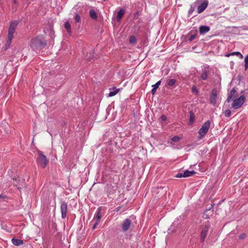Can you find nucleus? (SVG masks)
<instances>
[{
  "label": "nucleus",
  "instance_id": "1",
  "mask_svg": "<svg viewBox=\"0 0 248 248\" xmlns=\"http://www.w3.org/2000/svg\"><path fill=\"white\" fill-rule=\"evenodd\" d=\"M46 44V41L42 37L38 36L32 39L30 46L34 50H37L44 47Z\"/></svg>",
  "mask_w": 248,
  "mask_h": 248
},
{
  "label": "nucleus",
  "instance_id": "2",
  "mask_svg": "<svg viewBox=\"0 0 248 248\" xmlns=\"http://www.w3.org/2000/svg\"><path fill=\"white\" fill-rule=\"evenodd\" d=\"M246 101V97L242 95L238 98H235L232 104V107L235 109H238L241 108Z\"/></svg>",
  "mask_w": 248,
  "mask_h": 248
},
{
  "label": "nucleus",
  "instance_id": "3",
  "mask_svg": "<svg viewBox=\"0 0 248 248\" xmlns=\"http://www.w3.org/2000/svg\"><path fill=\"white\" fill-rule=\"evenodd\" d=\"M210 127V123L209 121H206L205 123L203 124L202 125V127L199 130V139H202L205 135L206 133H207L208 130Z\"/></svg>",
  "mask_w": 248,
  "mask_h": 248
},
{
  "label": "nucleus",
  "instance_id": "4",
  "mask_svg": "<svg viewBox=\"0 0 248 248\" xmlns=\"http://www.w3.org/2000/svg\"><path fill=\"white\" fill-rule=\"evenodd\" d=\"M17 25L18 22L17 21H13L11 23L8 29L7 38H13L14 34L15 32Z\"/></svg>",
  "mask_w": 248,
  "mask_h": 248
},
{
  "label": "nucleus",
  "instance_id": "5",
  "mask_svg": "<svg viewBox=\"0 0 248 248\" xmlns=\"http://www.w3.org/2000/svg\"><path fill=\"white\" fill-rule=\"evenodd\" d=\"M38 164L43 168L46 167L48 163L46 157L40 152H39L38 157L37 159Z\"/></svg>",
  "mask_w": 248,
  "mask_h": 248
},
{
  "label": "nucleus",
  "instance_id": "6",
  "mask_svg": "<svg viewBox=\"0 0 248 248\" xmlns=\"http://www.w3.org/2000/svg\"><path fill=\"white\" fill-rule=\"evenodd\" d=\"M209 228L210 226L209 224L205 225L202 228L201 233V240L202 242H203L204 241Z\"/></svg>",
  "mask_w": 248,
  "mask_h": 248
},
{
  "label": "nucleus",
  "instance_id": "7",
  "mask_svg": "<svg viewBox=\"0 0 248 248\" xmlns=\"http://www.w3.org/2000/svg\"><path fill=\"white\" fill-rule=\"evenodd\" d=\"M217 100V91L214 89L212 91L210 95V102L213 105H216Z\"/></svg>",
  "mask_w": 248,
  "mask_h": 248
},
{
  "label": "nucleus",
  "instance_id": "8",
  "mask_svg": "<svg viewBox=\"0 0 248 248\" xmlns=\"http://www.w3.org/2000/svg\"><path fill=\"white\" fill-rule=\"evenodd\" d=\"M67 205L65 202H62L61 205V211L62 214V217L65 218L67 215Z\"/></svg>",
  "mask_w": 248,
  "mask_h": 248
},
{
  "label": "nucleus",
  "instance_id": "9",
  "mask_svg": "<svg viewBox=\"0 0 248 248\" xmlns=\"http://www.w3.org/2000/svg\"><path fill=\"white\" fill-rule=\"evenodd\" d=\"M131 225V221L129 219H125L122 224V228L123 231H126L128 230Z\"/></svg>",
  "mask_w": 248,
  "mask_h": 248
},
{
  "label": "nucleus",
  "instance_id": "10",
  "mask_svg": "<svg viewBox=\"0 0 248 248\" xmlns=\"http://www.w3.org/2000/svg\"><path fill=\"white\" fill-rule=\"evenodd\" d=\"M208 3L207 1H204L200 5L198 6L197 8L198 13H202L206 8Z\"/></svg>",
  "mask_w": 248,
  "mask_h": 248
},
{
  "label": "nucleus",
  "instance_id": "11",
  "mask_svg": "<svg viewBox=\"0 0 248 248\" xmlns=\"http://www.w3.org/2000/svg\"><path fill=\"white\" fill-rule=\"evenodd\" d=\"M236 91L234 89H232L228 94L227 101L229 102L232 99L234 100L236 98Z\"/></svg>",
  "mask_w": 248,
  "mask_h": 248
},
{
  "label": "nucleus",
  "instance_id": "12",
  "mask_svg": "<svg viewBox=\"0 0 248 248\" xmlns=\"http://www.w3.org/2000/svg\"><path fill=\"white\" fill-rule=\"evenodd\" d=\"M101 217L102 216L101 215V209L100 208H98L94 217L93 220H95V221L99 222Z\"/></svg>",
  "mask_w": 248,
  "mask_h": 248
},
{
  "label": "nucleus",
  "instance_id": "13",
  "mask_svg": "<svg viewBox=\"0 0 248 248\" xmlns=\"http://www.w3.org/2000/svg\"><path fill=\"white\" fill-rule=\"evenodd\" d=\"M110 92L108 94V97H112L115 95L120 91L119 89H116V88H112L110 89Z\"/></svg>",
  "mask_w": 248,
  "mask_h": 248
},
{
  "label": "nucleus",
  "instance_id": "14",
  "mask_svg": "<svg viewBox=\"0 0 248 248\" xmlns=\"http://www.w3.org/2000/svg\"><path fill=\"white\" fill-rule=\"evenodd\" d=\"M210 28L206 26H202L200 27V32L201 34H204L209 31Z\"/></svg>",
  "mask_w": 248,
  "mask_h": 248
},
{
  "label": "nucleus",
  "instance_id": "15",
  "mask_svg": "<svg viewBox=\"0 0 248 248\" xmlns=\"http://www.w3.org/2000/svg\"><path fill=\"white\" fill-rule=\"evenodd\" d=\"M11 241H12V243L14 245L16 246H20V245L23 244V242L21 239L13 238Z\"/></svg>",
  "mask_w": 248,
  "mask_h": 248
},
{
  "label": "nucleus",
  "instance_id": "16",
  "mask_svg": "<svg viewBox=\"0 0 248 248\" xmlns=\"http://www.w3.org/2000/svg\"><path fill=\"white\" fill-rule=\"evenodd\" d=\"M89 15L91 18L93 19L96 20L97 18L96 12L93 9H91L90 10Z\"/></svg>",
  "mask_w": 248,
  "mask_h": 248
},
{
  "label": "nucleus",
  "instance_id": "17",
  "mask_svg": "<svg viewBox=\"0 0 248 248\" xmlns=\"http://www.w3.org/2000/svg\"><path fill=\"white\" fill-rule=\"evenodd\" d=\"M235 55L237 57L239 58L240 59L243 58V55L241 53L239 52H234L228 54L226 55V57H230V56Z\"/></svg>",
  "mask_w": 248,
  "mask_h": 248
},
{
  "label": "nucleus",
  "instance_id": "18",
  "mask_svg": "<svg viewBox=\"0 0 248 248\" xmlns=\"http://www.w3.org/2000/svg\"><path fill=\"white\" fill-rule=\"evenodd\" d=\"M124 13H125V10L124 9H121V10H120L119 11V12H118V14H117V20H118V21L120 20L122 18V17L123 16Z\"/></svg>",
  "mask_w": 248,
  "mask_h": 248
},
{
  "label": "nucleus",
  "instance_id": "19",
  "mask_svg": "<svg viewBox=\"0 0 248 248\" xmlns=\"http://www.w3.org/2000/svg\"><path fill=\"white\" fill-rule=\"evenodd\" d=\"M195 171H194V170L189 171L188 170H186L184 172V175L183 176L184 177H187L193 176L194 174H195Z\"/></svg>",
  "mask_w": 248,
  "mask_h": 248
},
{
  "label": "nucleus",
  "instance_id": "20",
  "mask_svg": "<svg viewBox=\"0 0 248 248\" xmlns=\"http://www.w3.org/2000/svg\"><path fill=\"white\" fill-rule=\"evenodd\" d=\"M64 28L66 30L67 32L70 34L71 32V25L69 22H65L64 23Z\"/></svg>",
  "mask_w": 248,
  "mask_h": 248
},
{
  "label": "nucleus",
  "instance_id": "21",
  "mask_svg": "<svg viewBox=\"0 0 248 248\" xmlns=\"http://www.w3.org/2000/svg\"><path fill=\"white\" fill-rule=\"evenodd\" d=\"M208 70V68H207V70L206 69L205 70H203L202 73L201 75V78L202 80H205L207 77V71Z\"/></svg>",
  "mask_w": 248,
  "mask_h": 248
},
{
  "label": "nucleus",
  "instance_id": "22",
  "mask_svg": "<svg viewBox=\"0 0 248 248\" xmlns=\"http://www.w3.org/2000/svg\"><path fill=\"white\" fill-rule=\"evenodd\" d=\"M176 83V80L175 79H170L167 80V84L169 86H172L174 85Z\"/></svg>",
  "mask_w": 248,
  "mask_h": 248
},
{
  "label": "nucleus",
  "instance_id": "23",
  "mask_svg": "<svg viewBox=\"0 0 248 248\" xmlns=\"http://www.w3.org/2000/svg\"><path fill=\"white\" fill-rule=\"evenodd\" d=\"M13 39L8 38V40L5 43V49H7L10 46Z\"/></svg>",
  "mask_w": 248,
  "mask_h": 248
},
{
  "label": "nucleus",
  "instance_id": "24",
  "mask_svg": "<svg viewBox=\"0 0 248 248\" xmlns=\"http://www.w3.org/2000/svg\"><path fill=\"white\" fill-rule=\"evenodd\" d=\"M137 41V39L134 36H131L129 38V43L131 44H135Z\"/></svg>",
  "mask_w": 248,
  "mask_h": 248
},
{
  "label": "nucleus",
  "instance_id": "25",
  "mask_svg": "<svg viewBox=\"0 0 248 248\" xmlns=\"http://www.w3.org/2000/svg\"><path fill=\"white\" fill-rule=\"evenodd\" d=\"M75 21L77 23L80 22L81 18L79 15L76 14L75 17Z\"/></svg>",
  "mask_w": 248,
  "mask_h": 248
},
{
  "label": "nucleus",
  "instance_id": "26",
  "mask_svg": "<svg viewBox=\"0 0 248 248\" xmlns=\"http://www.w3.org/2000/svg\"><path fill=\"white\" fill-rule=\"evenodd\" d=\"M161 82V80L157 81L155 84L152 85V87L157 89L158 88L159 86L160 85Z\"/></svg>",
  "mask_w": 248,
  "mask_h": 248
},
{
  "label": "nucleus",
  "instance_id": "27",
  "mask_svg": "<svg viewBox=\"0 0 248 248\" xmlns=\"http://www.w3.org/2000/svg\"><path fill=\"white\" fill-rule=\"evenodd\" d=\"M231 114V110H229V109H227V110L225 111V116H226V117H229V116H230Z\"/></svg>",
  "mask_w": 248,
  "mask_h": 248
},
{
  "label": "nucleus",
  "instance_id": "28",
  "mask_svg": "<svg viewBox=\"0 0 248 248\" xmlns=\"http://www.w3.org/2000/svg\"><path fill=\"white\" fill-rule=\"evenodd\" d=\"M180 138L178 136H175L172 138V140L173 142H178L179 141Z\"/></svg>",
  "mask_w": 248,
  "mask_h": 248
},
{
  "label": "nucleus",
  "instance_id": "29",
  "mask_svg": "<svg viewBox=\"0 0 248 248\" xmlns=\"http://www.w3.org/2000/svg\"><path fill=\"white\" fill-rule=\"evenodd\" d=\"M196 34H194L191 35L189 37V39H188L189 41L190 42L192 41L193 40H194V39H195V37H196Z\"/></svg>",
  "mask_w": 248,
  "mask_h": 248
},
{
  "label": "nucleus",
  "instance_id": "30",
  "mask_svg": "<svg viewBox=\"0 0 248 248\" xmlns=\"http://www.w3.org/2000/svg\"><path fill=\"white\" fill-rule=\"evenodd\" d=\"M192 91L193 93H195L196 94H197L198 93V90L195 86L192 87Z\"/></svg>",
  "mask_w": 248,
  "mask_h": 248
},
{
  "label": "nucleus",
  "instance_id": "31",
  "mask_svg": "<svg viewBox=\"0 0 248 248\" xmlns=\"http://www.w3.org/2000/svg\"><path fill=\"white\" fill-rule=\"evenodd\" d=\"M184 173H183L182 172L178 173L176 175V177L177 178H181L184 177Z\"/></svg>",
  "mask_w": 248,
  "mask_h": 248
},
{
  "label": "nucleus",
  "instance_id": "32",
  "mask_svg": "<svg viewBox=\"0 0 248 248\" xmlns=\"http://www.w3.org/2000/svg\"><path fill=\"white\" fill-rule=\"evenodd\" d=\"M156 89L155 88H153L152 91H151V93L153 95H154L156 92Z\"/></svg>",
  "mask_w": 248,
  "mask_h": 248
},
{
  "label": "nucleus",
  "instance_id": "33",
  "mask_svg": "<svg viewBox=\"0 0 248 248\" xmlns=\"http://www.w3.org/2000/svg\"><path fill=\"white\" fill-rule=\"evenodd\" d=\"M161 120H162V121H166V119H167V117H166V116H165V115H162V116H161Z\"/></svg>",
  "mask_w": 248,
  "mask_h": 248
},
{
  "label": "nucleus",
  "instance_id": "34",
  "mask_svg": "<svg viewBox=\"0 0 248 248\" xmlns=\"http://www.w3.org/2000/svg\"><path fill=\"white\" fill-rule=\"evenodd\" d=\"M98 223V222H97V221H95V223H94V224L93 225V229H94L96 227V226H97V225Z\"/></svg>",
  "mask_w": 248,
  "mask_h": 248
},
{
  "label": "nucleus",
  "instance_id": "35",
  "mask_svg": "<svg viewBox=\"0 0 248 248\" xmlns=\"http://www.w3.org/2000/svg\"><path fill=\"white\" fill-rule=\"evenodd\" d=\"M245 237H246V234L244 233L240 235L239 236L240 238H241V239H244V238H245Z\"/></svg>",
  "mask_w": 248,
  "mask_h": 248
},
{
  "label": "nucleus",
  "instance_id": "36",
  "mask_svg": "<svg viewBox=\"0 0 248 248\" xmlns=\"http://www.w3.org/2000/svg\"><path fill=\"white\" fill-rule=\"evenodd\" d=\"M248 69V63H245V69L246 70Z\"/></svg>",
  "mask_w": 248,
  "mask_h": 248
},
{
  "label": "nucleus",
  "instance_id": "37",
  "mask_svg": "<svg viewBox=\"0 0 248 248\" xmlns=\"http://www.w3.org/2000/svg\"><path fill=\"white\" fill-rule=\"evenodd\" d=\"M193 11H194V9H192V8H191L189 9V12H188L189 14H192V12H193Z\"/></svg>",
  "mask_w": 248,
  "mask_h": 248
},
{
  "label": "nucleus",
  "instance_id": "38",
  "mask_svg": "<svg viewBox=\"0 0 248 248\" xmlns=\"http://www.w3.org/2000/svg\"><path fill=\"white\" fill-rule=\"evenodd\" d=\"M244 62H248V55L245 57Z\"/></svg>",
  "mask_w": 248,
  "mask_h": 248
}]
</instances>
